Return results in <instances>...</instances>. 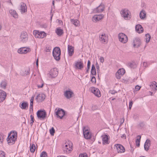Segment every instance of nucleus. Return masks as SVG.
<instances>
[{
	"label": "nucleus",
	"instance_id": "obj_52",
	"mask_svg": "<svg viewBox=\"0 0 157 157\" xmlns=\"http://www.w3.org/2000/svg\"><path fill=\"white\" fill-rule=\"evenodd\" d=\"M96 67L97 71L98 72L99 71V66L98 63L97 62L96 63Z\"/></svg>",
	"mask_w": 157,
	"mask_h": 157
},
{
	"label": "nucleus",
	"instance_id": "obj_46",
	"mask_svg": "<svg viewBox=\"0 0 157 157\" xmlns=\"http://www.w3.org/2000/svg\"><path fill=\"white\" fill-rule=\"evenodd\" d=\"M5 152L2 151H0V157H5Z\"/></svg>",
	"mask_w": 157,
	"mask_h": 157
},
{
	"label": "nucleus",
	"instance_id": "obj_5",
	"mask_svg": "<svg viewBox=\"0 0 157 157\" xmlns=\"http://www.w3.org/2000/svg\"><path fill=\"white\" fill-rule=\"evenodd\" d=\"M55 111L57 117L61 119H62L65 115V111L62 109L58 108L57 109V108H56L55 110Z\"/></svg>",
	"mask_w": 157,
	"mask_h": 157
},
{
	"label": "nucleus",
	"instance_id": "obj_53",
	"mask_svg": "<svg viewBox=\"0 0 157 157\" xmlns=\"http://www.w3.org/2000/svg\"><path fill=\"white\" fill-rule=\"evenodd\" d=\"M133 104L132 101H131L129 103V108L130 109H131Z\"/></svg>",
	"mask_w": 157,
	"mask_h": 157
},
{
	"label": "nucleus",
	"instance_id": "obj_23",
	"mask_svg": "<svg viewBox=\"0 0 157 157\" xmlns=\"http://www.w3.org/2000/svg\"><path fill=\"white\" fill-rule=\"evenodd\" d=\"M30 69L29 68L21 70L20 72V75L23 76H25L30 73Z\"/></svg>",
	"mask_w": 157,
	"mask_h": 157
},
{
	"label": "nucleus",
	"instance_id": "obj_51",
	"mask_svg": "<svg viewBox=\"0 0 157 157\" xmlns=\"http://www.w3.org/2000/svg\"><path fill=\"white\" fill-rule=\"evenodd\" d=\"M109 92L111 94H114L115 93H117V92L114 90H110L109 91Z\"/></svg>",
	"mask_w": 157,
	"mask_h": 157
},
{
	"label": "nucleus",
	"instance_id": "obj_48",
	"mask_svg": "<svg viewBox=\"0 0 157 157\" xmlns=\"http://www.w3.org/2000/svg\"><path fill=\"white\" fill-rule=\"evenodd\" d=\"M79 157H88L86 153L80 154Z\"/></svg>",
	"mask_w": 157,
	"mask_h": 157
},
{
	"label": "nucleus",
	"instance_id": "obj_35",
	"mask_svg": "<svg viewBox=\"0 0 157 157\" xmlns=\"http://www.w3.org/2000/svg\"><path fill=\"white\" fill-rule=\"evenodd\" d=\"M140 17L141 19H144L146 16V13L144 10L141 11L140 14Z\"/></svg>",
	"mask_w": 157,
	"mask_h": 157
},
{
	"label": "nucleus",
	"instance_id": "obj_38",
	"mask_svg": "<svg viewBox=\"0 0 157 157\" xmlns=\"http://www.w3.org/2000/svg\"><path fill=\"white\" fill-rule=\"evenodd\" d=\"M118 74L121 75H123L125 73V70L123 69H119L117 72Z\"/></svg>",
	"mask_w": 157,
	"mask_h": 157
},
{
	"label": "nucleus",
	"instance_id": "obj_26",
	"mask_svg": "<svg viewBox=\"0 0 157 157\" xmlns=\"http://www.w3.org/2000/svg\"><path fill=\"white\" fill-rule=\"evenodd\" d=\"M106 36L105 33H103L99 35V39L100 41H101L102 43H104L106 42Z\"/></svg>",
	"mask_w": 157,
	"mask_h": 157
},
{
	"label": "nucleus",
	"instance_id": "obj_4",
	"mask_svg": "<svg viewBox=\"0 0 157 157\" xmlns=\"http://www.w3.org/2000/svg\"><path fill=\"white\" fill-rule=\"evenodd\" d=\"M83 134L84 138L86 139H90L91 134L87 127H85L83 128Z\"/></svg>",
	"mask_w": 157,
	"mask_h": 157
},
{
	"label": "nucleus",
	"instance_id": "obj_36",
	"mask_svg": "<svg viewBox=\"0 0 157 157\" xmlns=\"http://www.w3.org/2000/svg\"><path fill=\"white\" fill-rule=\"evenodd\" d=\"M56 32L57 34L59 36H60L63 33V30L61 29L57 28Z\"/></svg>",
	"mask_w": 157,
	"mask_h": 157
},
{
	"label": "nucleus",
	"instance_id": "obj_14",
	"mask_svg": "<svg viewBox=\"0 0 157 157\" xmlns=\"http://www.w3.org/2000/svg\"><path fill=\"white\" fill-rule=\"evenodd\" d=\"M58 74V71L56 68L51 69L50 72V76L52 78L56 77Z\"/></svg>",
	"mask_w": 157,
	"mask_h": 157
},
{
	"label": "nucleus",
	"instance_id": "obj_27",
	"mask_svg": "<svg viewBox=\"0 0 157 157\" xmlns=\"http://www.w3.org/2000/svg\"><path fill=\"white\" fill-rule=\"evenodd\" d=\"M135 28L136 31L139 33H142L144 30L142 26L140 25H136Z\"/></svg>",
	"mask_w": 157,
	"mask_h": 157
},
{
	"label": "nucleus",
	"instance_id": "obj_7",
	"mask_svg": "<svg viewBox=\"0 0 157 157\" xmlns=\"http://www.w3.org/2000/svg\"><path fill=\"white\" fill-rule=\"evenodd\" d=\"M118 37L119 41L123 43H125L128 41L127 36L123 33H119Z\"/></svg>",
	"mask_w": 157,
	"mask_h": 157
},
{
	"label": "nucleus",
	"instance_id": "obj_6",
	"mask_svg": "<svg viewBox=\"0 0 157 157\" xmlns=\"http://www.w3.org/2000/svg\"><path fill=\"white\" fill-rule=\"evenodd\" d=\"M36 114L38 118L42 120L44 119L47 116L46 112L44 110H39Z\"/></svg>",
	"mask_w": 157,
	"mask_h": 157
},
{
	"label": "nucleus",
	"instance_id": "obj_32",
	"mask_svg": "<svg viewBox=\"0 0 157 157\" xmlns=\"http://www.w3.org/2000/svg\"><path fill=\"white\" fill-rule=\"evenodd\" d=\"M150 88L153 90H157V83L154 81L151 83L150 84Z\"/></svg>",
	"mask_w": 157,
	"mask_h": 157
},
{
	"label": "nucleus",
	"instance_id": "obj_42",
	"mask_svg": "<svg viewBox=\"0 0 157 157\" xmlns=\"http://www.w3.org/2000/svg\"><path fill=\"white\" fill-rule=\"evenodd\" d=\"M55 132V130L53 127H52L51 128L50 130V134L53 136Z\"/></svg>",
	"mask_w": 157,
	"mask_h": 157
},
{
	"label": "nucleus",
	"instance_id": "obj_43",
	"mask_svg": "<svg viewBox=\"0 0 157 157\" xmlns=\"http://www.w3.org/2000/svg\"><path fill=\"white\" fill-rule=\"evenodd\" d=\"M31 118V122L30 123V124L31 125V126H32L33 125V123L34 122V117L32 115H31L30 116Z\"/></svg>",
	"mask_w": 157,
	"mask_h": 157
},
{
	"label": "nucleus",
	"instance_id": "obj_60",
	"mask_svg": "<svg viewBox=\"0 0 157 157\" xmlns=\"http://www.w3.org/2000/svg\"><path fill=\"white\" fill-rule=\"evenodd\" d=\"M121 138L124 137V138L125 139H126V135H125V134H123L122 135V136H121Z\"/></svg>",
	"mask_w": 157,
	"mask_h": 157
},
{
	"label": "nucleus",
	"instance_id": "obj_39",
	"mask_svg": "<svg viewBox=\"0 0 157 157\" xmlns=\"http://www.w3.org/2000/svg\"><path fill=\"white\" fill-rule=\"evenodd\" d=\"M36 149V147L34 144H32L30 145V151L32 153H33Z\"/></svg>",
	"mask_w": 157,
	"mask_h": 157
},
{
	"label": "nucleus",
	"instance_id": "obj_40",
	"mask_svg": "<svg viewBox=\"0 0 157 157\" xmlns=\"http://www.w3.org/2000/svg\"><path fill=\"white\" fill-rule=\"evenodd\" d=\"M128 64L131 68H135L136 67V64L134 62L129 63Z\"/></svg>",
	"mask_w": 157,
	"mask_h": 157
},
{
	"label": "nucleus",
	"instance_id": "obj_41",
	"mask_svg": "<svg viewBox=\"0 0 157 157\" xmlns=\"http://www.w3.org/2000/svg\"><path fill=\"white\" fill-rule=\"evenodd\" d=\"M145 36H146V42L147 43H148V42H149V41L150 40L151 36L149 34H146Z\"/></svg>",
	"mask_w": 157,
	"mask_h": 157
},
{
	"label": "nucleus",
	"instance_id": "obj_28",
	"mask_svg": "<svg viewBox=\"0 0 157 157\" xmlns=\"http://www.w3.org/2000/svg\"><path fill=\"white\" fill-rule=\"evenodd\" d=\"M7 85V81L6 80H2L0 83V87L3 89H5Z\"/></svg>",
	"mask_w": 157,
	"mask_h": 157
},
{
	"label": "nucleus",
	"instance_id": "obj_45",
	"mask_svg": "<svg viewBox=\"0 0 157 157\" xmlns=\"http://www.w3.org/2000/svg\"><path fill=\"white\" fill-rule=\"evenodd\" d=\"M47 156V153L45 151H43L40 155V157H46Z\"/></svg>",
	"mask_w": 157,
	"mask_h": 157
},
{
	"label": "nucleus",
	"instance_id": "obj_21",
	"mask_svg": "<svg viewBox=\"0 0 157 157\" xmlns=\"http://www.w3.org/2000/svg\"><path fill=\"white\" fill-rule=\"evenodd\" d=\"M133 43L134 47L138 48L140 47L141 44L140 39L138 37L136 38L134 40Z\"/></svg>",
	"mask_w": 157,
	"mask_h": 157
},
{
	"label": "nucleus",
	"instance_id": "obj_58",
	"mask_svg": "<svg viewBox=\"0 0 157 157\" xmlns=\"http://www.w3.org/2000/svg\"><path fill=\"white\" fill-rule=\"evenodd\" d=\"M143 66L144 67H147V64L146 63L144 62L143 63Z\"/></svg>",
	"mask_w": 157,
	"mask_h": 157
},
{
	"label": "nucleus",
	"instance_id": "obj_9",
	"mask_svg": "<svg viewBox=\"0 0 157 157\" xmlns=\"http://www.w3.org/2000/svg\"><path fill=\"white\" fill-rule=\"evenodd\" d=\"M72 150V144L66 143L65 146L63 147V150L65 153H69Z\"/></svg>",
	"mask_w": 157,
	"mask_h": 157
},
{
	"label": "nucleus",
	"instance_id": "obj_63",
	"mask_svg": "<svg viewBox=\"0 0 157 157\" xmlns=\"http://www.w3.org/2000/svg\"><path fill=\"white\" fill-rule=\"evenodd\" d=\"M57 157H66L64 156H58Z\"/></svg>",
	"mask_w": 157,
	"mask_h": 157
},
{
	"label": "nucleus",
	"instance_id": "obj_54",
	"mask_svg": "<svg viewBox=\"0 0 157 157\" xmlns=\"http://www.w3.org/2000/svg\"><path fill=\"white\" fill-rule=\"evenodd\" d=\"M3 141V136L0 134V142L2 143Z\"/></svg>",
	"mask_w": 157,
	"mask_h": 157
},
{
	"label": "nucleus",
	"instance_id": "obj_10",
	"mask_svg": "<svg viewBox=\"0 0 157 157\" xmlns=\"http://www.w3.org/2000/svg\"><path fill=\"white\" fill-rule=\"evenodd\" d=\"M90 89L91 92L98 97H100L101 96L100 92L98 88L93 87H91Z\"/></svg>",
	"mask_w": 157,
	"mask_h": 157
},
{
	"label": "nucleus",
	"instance_id": "obj_19",
	"mask_svg": "<svg viewBox=\"0 0 157 157\" xmlns=\"http://www.w3.org/2000/svg\"><path fill=\"white\" fill-rule=\"evenodd\" d=\"M6 96V93L3 90H0V102L4 101Z\"/></svg>",
	"mask_w": 157,
	"mask_h": 157
},
{
	"label": "nucleus",
	"instance_id": "obj_17",
	"mask_svg": "<svg viewBox=\"0 0 157 157\" xmlns=\"http://www.w3.org/2000/svg\"><path fill=\"white\" fill-rule=\"evenodd\" d=\"M64 94L67 98L69 99L72 97L74 93L71 89H68V90H66L64 92Z\"/></svg>",
	"mask_w": 157,
	"mask_h": 157
},
{
	"label": "nucleus",
	"instance_id": "obj_33",
	"mask_svg": "<svg viewBox=\"0 0 157 157\" xmlns=\"http://www.w3.org/2000/svg\"><path fill=\"white\" fill-rule=\"evenodd\" d=\"M28 105L27 102H23L22 103L21 106L20 107L22 109H25L28 108Z\"/></svg>",
	"mask_w": 157,
	"mask_h": 157
},
{
	"label": "nucleus",
	"instance_id": "obj_16",
	"mask_svg": "<svg viewBox=\"0 0 157 157\" xmlns=\"http://www.w3.org/2000/svg\"><path fill=\"white\" fill-rule=\"evenodd\" d=\"M31 50L29 48H25V47L21 48L18 50V52L19 53L26 54L27 52H29Z\"/></svg>",
	"mask_w": 157,
	"mask_h": 157
},
{
	"label": "nucleus",
	"instance_id": "obj_22",
	"mask_svg": "<svg viewBox=\"0 0 157 157\" xmlns=\"http://www.w3.org/2000/svg\"><path fill=\"white\" fill-rule=\"evenodd\" d=\"M45 96L43 94H39L36 97V99L38 102H41L45 98Z\"/></svg>",
	"mask_w": 157,
	"mask_h": 157
},
{
	"label": "nucleus",
	"instance_id": "obj_55",
	"mask_svg": "<svg viewBox=\"0 0 157 157\" xmlns=\"http://www.w3.org/2000/svg\"><path fill=\"white\" fill-rule=\"evenodd\" d=\"M100 62H101L102 63H103L104 61V57L102 56H101L100 57Z\"/></svg>",
	"mask_w": 157,
	"mask_h": 157
},
{
	"label": "nucleus",
	"instance_id": "obj_57",
	"mask_svg": "<svg viewBox=\"0 0 157 157\" xmlns=\"http://www.w3.org/2000/svg\"><path fill=\"white\" fill-rule=\"evenodd\" d=\"M34 97V96H33L30 99V102L33 103V101Z\"/></svg>",
	"mask_w": 157,
	"mask_h": 157
},
{
	"label": "nucleus",
	"instance_id": "obj_56",
	"mask_svg": "<svg viewBox=\"0 0 157 157\" xmlns=\"http://www.w3.org/2000/svg\"><path fill=\"white\" fill-rule=\"evenodd\" d=\"M140 88V87L138 86V85L136 86H135V89L136 90V91L139 90Z\"/></svg>",
	"mask_w": 157,
	"mask_h": 157
},
{
	"label": "nucleus",
	"instance_id": "obj_29",
	"mask_svg": "<svg viewBox=\"0 0 157 157\" xmlns=\"http://www.w3.org/2000/svg\"><path fill=\"white\" fill-rule=\"evenodd\" d=\"M150 142V140L147 139L145 143L144 148L146 151H147L149 150V146L151 144Z\"/></svg>",
	"mask_w": 157,
	"mask_h": 157
},
{
	"label": "nucleus",
	"instance_id": "obj_2",
	"mask_svg": "<svg viewBox=\"0 0 157 157\" xmlns=\"http://www.w3.org/2000/svg\"><path fill=\"white\" fill-rule=\"evenodd\" d=\"M52 54L54 59L56 60L59 61L60 59L61 50L59 47H56L54 48Z\"/></svg>",
	"mask_w": 157,
	"mask_h": 157
},
{
	"label": "nucleus",
	"instance_id": "obj_61",
	"mask_svg": "<svg viewBox=\"0 0 157 157\" xmlns=\"http://www.w3.org/2000/svg\"><path fill=\"white\" fill-rule=\"evenodd\" d=\"M124 118H123L122 119V120H121V124H122L124 122Z\"/></svg>",
	"mask_w": 157,
	"mask_h": 157
},
{
	"label": "nucleus",
	"instance_id": "obj_37",
	"mask_svg": "<svg viewBox=\"0 0 157 157\" xmlns=\"http://www.w3.org/2000/svg\"><path fill=\"white\" fill-rule=\"evenodd\" d=\"M137 137H138V138L136 139V146L139 147L140 146V140L141 136L140 135H138L137 136Z\"/></svg>",
	"mask_w": 157,
	"mask_h": 157
},
{
	"label": "nucleus",
	"instance_id": "obj_25",
	"mask_svg": "<svg viewBox=\"0 0 157 157\" xmlns=\"http://www.w3.org/2000/svg\"><path fill=\"white\" fill-rule=\"evenodd\" d=\"M74 48L72 46L68 45V52L70 56H71L74 53Z\"/></svg>",
	"mask_w": 157,
	"mask_h": 157
},
{
	"label": "nucleus",
	"instance_id": "obj_13",
	"mask_svg": "<svg viewBox=\"0 0 157 157\" xmlns=\"http://www.w3.org/2000/svg\"><path fill=\"white\" fill-rule=\"evenodd\" d=\"M114 146L116 148L118 153H123L125 151V149L124 147L120 144H116Z\"/></svg>",
	"mask_w": 157,
	"mask_h": 157
},
{
	"label": "nucleus",
	"instance_id": "obj_62",
	"mask_svg": "<svg viewBox=\"0 0 157 157\" xmlns=\"http://www.w3.org/2000/svg\"><path fill=\"white\" fill-rule=\"evenodd\" d=\"M36 65L37 66V67H38V59H37L36 60Z\"/></svg>",
	"mask_w": 157,
	"mask_h": 157
},
{
	"label": "nucleus",
	"instance_id": "obj_20",
	"mask_svg": "<svg viewBox=\"0 0 157 157\" xmlns=\"http://www.w3.org/2000/svg\"><path fill=\"white\" fill-rule=\"evenodd\" d=\"M103 144H109V136L107 135H103L101 136Z\"/></svg>",
	"mask_w": 157,
	"mask_h": 157
},
{
	"label": "nucleus",
	"instance_id": "obj_1",
	"mask_svg": "<svg viewBox=\"0 0 157 157\" xmlns=\"http://www.w3.org/2000/svg\"><path fill=\"white\" fill-rule=\"evenodd\" d=\"M17 134L16 132L11 131L9 134L7 140L8 143L10 145L14 144L17 139Z\"/></svg>",
	"mask_w": 157,
	"mask_h": 157
},
{
	"label": "nucleus",
	"instance_id": "obj_59",
	"mask_svg": "<svg viewBox=\"0 0 157 157\" xmlns=\"http://www.w3.org/2000/svg\"><path fill=\"white\" fill-rule=\"evenodd\" d=\"M43 86V84H42L41 86H40L39 85H38L37 87H38V88H40L42 87Z\"/></svg>",
	"mask_w": 157,
	"mask_h": 157
},
{
	"label": "nucleus",
	"instance_id": "obj_18",
	"mask_svg": "<svg viewBox=\"0 0 157 157\" xmlns=\"http://www.w3.org/2000/svg\"><path fill=\"white\" fill-rule=\"evenodd\" d=\"M104 5L101 4L94 9V11L95 13H101L104 10Z\"/></svg>",
	"mask_w": 157,
	"mask_h": 157
},
{
	"label": "nucleus",
	"instance_id": "obj_34",
	"mask_svg": "<svg viewBox=\"0 0 157 157\" xmlns=\"http://www.w3.org/2000/svg\"><path fill=\"white\" fill-rule=\"evenodd\" d=\"M91 73L94 75H96V72L95 68L94 65L93 64L92 66L91 69Z\"/></svg>",
	"mask_w": 157,
	"mask_h": 157
},
{
	"label": "nucleus",
	"instance_id": "obj_50",
	"mask_svg": "<svg viewBox=\"0 0 157 157\" xmlns=\"http://www.w3.org/2000/svg\"><path fill=\"white\" fill-rule=\"evenodd\" d=\"M33 103H30V111H33Z\"/></svg>",
	"mask_w": 157,
	"mask_h": 157
},
{
	"label": "nucleus",
	"instance_id": "obj_44",
	"mask_svg": "<svg viewBox=\"0 0 157 157\" xmlns=\"http://www.w3.org/2000/svg\"><path fill=\"white\" fill-rule=\"evenodd\" d=\"M90 61L89 60L88 61L87 63V69L86 70V72H88V71H89V69L90 68Z\"/></svg>",
	"mask_w": 157,
	"mask_h": 157
},
{
	"label": "nucleus",
	"instance_id": "obj_3",
	"mask_svg": "<svg viewBox=\"0 0 157 157\" xmlns=\"http://www.w3.org/2000/svg\"><path fill=\"white\" fill-rule=\"evenodd\" d=\"M121 13L125 20H129L131 17L130 12L127 9L122 10L121 12Z\"/></svg>",
	"mask_w": 157,
	"mask_h": 157
},
{
	"label": "nucleus",
	"instance_id": "obj_8",
	"mask_svg": "<svg viewBox=\"0 0 157 157\" xmlns=\"http://www.w3.org/2000/svg\"><path fill=\"white\" fill-rule=\"evenodd\" d=\"M33 34L35 37L38 38H42L46 36V34L44 32H40L35 30L33 31Z\"/></svg>",
	"mask_w": 157,
	"mask_h": 157
},
{
	"label": "nucleus",
	"instance_id": "obj_47",
	"mask_svg": "<svg viewBox=\"0 0 157 157\" xmlns=\"http://www.w3.org/2000/svg\"><path fill=\"white\" fill-rule=\"evenodd\" d=\"M91 81L94 83H95L96 82V79L95 77L94 76H92L91 78Z\"/></svg>",
	"mask_w": 157,
	"mask_h": 157
},
{
	"label": "nucleus",
	"instance_id": "obj_11",
	"mask_svg": "<svg viewBox=\"0 0 157 157\" xmlns=\"http://www.w3.org/2000/svg\"><path fill=\"white\" fill-rule=\"evenodd\" d=\"M28 40V34L26 32H22L20 35V40L22 42H25Z\"/></svg>",
	"mask_w": 157,
	"mask_h": 157
},
{
	"label": "nucleus",
	"instance_id": "obj_24",
	"mask_svg": "<svg viewBox=\"0 0 157 157\" xmlns=\"http://www.w3.org/2000/svg\"><path fill=\"white\" fill-rule=\"evenodd\" d=\"M104 15L102 14L99 15H95L92 17V20L94 22H97V21L103 18Z\"/></svg>",
	"mask_w": 157,
	"mask_h": 157
},
{
	"label": "nucleus",
	"instance_id": "obj_15",
	"mask_svg": "<svg viewBox=\"0 0 157 157\" xmlns=\"http://www.w3.org/2000/svg\"><path fill=\"white\" fill-rule=\"evenodd\" d=\"M75 68L76 69L81 70L83 68V64L82 61L78 60L75 63Z\"/></svg>",
	"mask_w": 157,
	"mask_h": 157
},
{
	"label": "nucleus",
	"instance_id": "obj_49",
	"mask_svg": "<svg viewBox=\"0 0 157 157\" xmlns=\"http://www.w3.org/2000/svg\"><path fill=\"white\" fill-rule=\"evenodd\" d=\"M116 78L117 79H119L120 78H121V76H122V75H121L120 74H118V73L117 72L116 74Z\"/></svg>",
	"mask_w": 157,
	"mask_h": 157
},
{
	"label": "nucleus",
	"instance_id": "obj_31",
	"mask_svg": "<svg viewBox=\"0 0 157 157\" xmlns=\"http://www.w3.org/2000/svg\"><path fill=\"white\" fill-rule=\"evenodd\" d=\"M70 21L71 23L75 26H78L79 25L80 22L77 19H70Z\"/></svg>",
	"mask_w": 157,
	"mask_h": 157
},
{
	"label": "nucleus",
	"instance_id": "obj_12",
	"mask_svg": "<svg viewBox=\"0 0 157 157\" xmlns=\"http://www.w3.org/2000/svg\"><path fill=\"white\" fill-rule=\"evenodd\" d=\"M19 9L21 13H25L27 11L26 5L23 2H21L20 3Z\"/></svg>",
	"mask_w": 157,
	"mask_h": 157
},
{
	"label": "nucleus",
	"instance_id": "obj_30",
	"mask_svg": "<svg viewBox=\"0 0 157 157\" xmlns=\"http://www.w3.org/2000/svg\"><path fill=\"white\" fill-rule=\"evenodd\" d=\"M9 13L14 18H17L18 17V15L15 10H9Z\"/></svg>",
	"mask_w": 157,
	"mask_h": 157
},
{
	"label": "nucleus",
	"instance_id": "obj_64",
	"mask_svg": "<svg viewBox=\"0 0 157 157\" xmlns=\"http://www.w3.org/2000/svg\"><path fill=\"white\" fill-rule=\"evenodd\" d=\"M58 21H59V22L60 23V22H62V21L61 20H58Z\"/></svg>",
	"mask_w": 157,
	"mask_h": 157
}]
</instances>
